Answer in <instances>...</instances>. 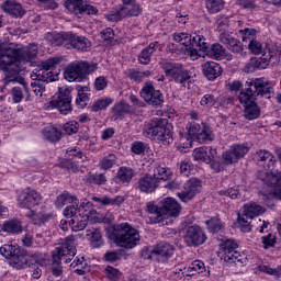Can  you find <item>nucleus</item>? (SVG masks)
Masks as SVG:
<instances>
[{
  "label": "nucleus",
  "instance_id": "nucleus-1",
  "mask_svg": "<svg viewBox=\"0 0 281 281\" xmlns=\"http://www.w3.org/2000/svg\"><path fill=\"white\" fill-rule=\"evenodd\" d=\"M273 86L265 78H256L246 81L245 89L238 95L240 104L244 106V117L246 120H258L260 117V106L256 101L258 98L271 100Z\"/></svg>",
  "mask_w": 281,
  "mask_h": 281
},
{
  "label": "nucleus",
  "instance_id": "nucleus-2",
  "mask_svg": "<svg viewBox=\"0 0 281 281\" xmlns=\"http://www.w3.org/2000/svg\"><path fill=\"white\" fill-rule=\"evenodd\" d=\"M110 240H113L116 247L123 249H135L139 245V232L132 227L128 223L114 225L111 234L108 235Z\"/></svg>",
  "mask_w": 281,
  "mask_h": 281
},
{
  "label": "nucleus",
  "instance_id": "nucleus-3",
  "mask_svg": "<svg viewBox=\"0 0 281 281\" xmlns=\"http://www.w3.org/2000/svg\"><path fill=\"white\" fill-rule=\"evenodd\" d=\"M10 54H12L11 49L3 48V46L0 45V69L4 71V85L19 82V85H22L25 91H27V83H25V79L20 76L21 67L16 64V58L12 57Z\"/></svg>",
  "mask_w": 281,
  "mask_h": 281
},
{
  "label": "nucleus",
  "instance_id": "nucleus-4",
  "mask_svg": "<svg viewBox=\"0 0 281 281\" xmlns=\"http://www.w3.org/2000/svg\"><path fill=\"white\" fill-rule=\"evenodd\" d=\"M180 137L182 145L178 146V150L180 153H188V148H192V140L190 137H195L198 142L205 143V142H212V131H210V127H207L205 124H199L196 122H191L188 127V135L180 132Z\"/></svg>",
  "mask_w": 281,
  "mask_h": 281
},
{
  "label": "nucleus",
  "instance_id": "nucleus-5",
  "mask_svg": "<svg viewBox=\"0 0 281 281\" xmlns=\"http://www.w3.org/2000/svg\"><path fill=\"white\" fill-rule=\"evenodd\" d=\"M164 119H154L149 121L143 128V135L155 142H162L165 146L172 144V132L166 127Z\"/></svg>",
  "mask_w": 281,
  "mask_h": 281
},
{
  "label": "nucleus",
  "instance_id": "nucleus-6",
  "mask_svg": "<svg viewBox=\"0 0 281 281\" xmlns=\"http://www.w3.org/2000/svg\"><path fill=\"white\" fill-rule=\"evenodd\" d=\"M95 69H98V64L89 65L87 61L74 63L66 68L64 76L68 82H82Z\"/></svg>",
  "mask_w": 281,
  "mask_h": 281
},
{
  "label": "nucleus",
  "instance_id": "nucleus-7",
  "mask_svg": "<svg viewBox=\"0 0 281 281\" xmlns=\"http://www.w3.org/2000/svg\"><path fill=\"white\" fill-rule=\"evenodd\" d=\"M164 69L166 76H170L177 85H181V87L188 85V89H190V85H192V75L190 74V70L183 68L182 64L165 63Z\"/></svg>",
  "mask_w": 281,
  "mask_h": 281
},
{
  "label": "nucleus",
  "instance_id": "nucleus-8",
  "mask_svg": "<svg viewBox=\"0 0 281 281\" xmlns=\"http://www.w3.org/2000/svg\"><path fill=\"white\" fill-rule=\"evenodd\" d=\"M144 8L135 0L123 1V5L116 11H111L106 16L109 21L117 22L126 16H139Z\"/></svg>",
  "mask_w": 281,
  "mask_h": 281
},
{
  "label": "nucleus",
  "instance_id": "nucleus-9",
  "mask_svg": "<svg viewBox=\"0 0 281 281\" xmlns=\"http://www.w3.org/2000/svg\"><path fill=\"white\" fill-rule=\"evenodd\" d=\"M50 109H57L61 115L71 113V91L69 89H59V94L55 100L49 102Z\"/></svg>",
  "mask_w": 281,
  "mask_h": 281
},
{
  "label": "nucleus",
  "instance_id": "nucleus-10",
  "mask_svg": "<svg viewBox=\"0 0 281 281\" xmlns=\"http://www.w3.org/2000/svg\"><path fill=\"white\" fill-rule=\"evenodd\" d=\"M207 240V235L201 226L192 225L187 228L184 243L188 247H201Z\"/></svg>",
  "mask_w": 281,
  "mask_h": 281
},
{
  "label": "nucleus",
  "instance_id": "nucleus-11",
  "mask_svg": "<svg viewBox=\"0 0 281 281\" xmlns=\"http://www.w3.org/2000/svg\"><path fill=\"white\" fill-rule=\"evenodd\" d=\"M201 180L191 178L183 184V190L178 192L177 196L182 203H188V201H192L193 196L201 192Z\"/></svg>",
  "mask_w": 281,
  "mask_h": 281
},
{
  "label": "nucleus",
  "instance_id": "nucleus-12",
  "mask_svg": "<svg viewBox=\"0 0 281 281\" xmlns=\"http://www.w3.org/2000/svg\"><path fill=\"white\" fill-rule=\"evenodd\" d=\"M42 199L43 196L36 190L26 189L19 195L18 205L22 209L32 210V207H36L41 203Z\"/></svg>",
  "mask_w": 281,
  "mask_h": 281
},
{
  "label": "nucleus",
  "instance_id": "nucleus-13",
  "mask_svg": "<svg viewBox=\"0 0 281 281\" xmlns=\"http://www.w3.org/2000/svg\"><path fill=\"white\" fill-rule=\"evenodd\" d=\"M12 58H15L18 67H21V63L23 60L25 63H32L34 58H36L38 54V45L36 44H29L27 46L20 48L18 50H11Z\"/></svg>",
  "mask_w": 281,
  "mask_h": 281
},
{
  "label": "nucleus",
  "instance_id": "nucleus-14",
  "mask_svg": "<svg viewBox=\"0 0 281 281\" xmlns=\"http://www.w3.org/2000/svg\"><path fill=\"white\" fill-rule=\"evenodd\" d=\"M18 251L10 260V265L14 269H25V267H32L36 262V257L27 254V250L19 248Z\"/></svg>",
  "mask_w": 281,
  "mask_h": 281
},
{
  "label": "nucleus",
  "instance_id": "nucleus-15",
  "mask_svg": "<svg viewBox=\"0 0 281 281\" xmlns=\"http://www.w3.org/2000/svg\"><path fill=\"white\" fill-rule=\"evenodd\" d=\"M65 8L74 14H98V9L91 4H85L83 0H64Z\"/></svg>",
  "mask_w": 281,
  "mask_h": 281
},
{
  "label": "nucleus",
  "instance_id": "nucleus-16",
  "mask_svg": "<svg viewBox=\"0 0 281 281\" xmlns=\"http://www.w3.org/2000/svg\"><path fill=\"white\" fill-rule=\"evenodd\" d=\"M142 98L145 102H148L153 106H161L164 104V94L161 91L155 90V87L151 83H147L140 91Z\"/></svg>",
  "mask_w": 281,
  "mask_h": 281
},
{
  "label": "nucleus",
  "instance_id": "nucleus-17",
  "mask_svg": "<svg viewBox=\"0 0 281 281\" xmlns=\"http://www.w3.org/2000/svg\"><path fill=\"white\" fill-rule=\"evenodd\" d=\"M254 160L257 166H260L263 170L271 171L276 168V156L267 149L257 150L254 156Z\"/></svg>",
  "mask_w": 281,
  "mask_h": 281
},
{
  "label": "nucleus",
  "instance_id": "nucleus-18",
  "mask_svg": "<svg viewBox=\"0 0 281 281\" xmlns=\"http://www.w3.org/2000/svg\"><path fill=\"white\" fill-rule=\"evenodd\" d=\"M172 256H175V246L168 241L158 243L151 250V258H157L160 262H166Z\"/></svg>",
  "mask_w": 281,
  "mask_h": 281
},
{
  "label": "nucleus",
  "instance_id": "nucleus-19",
  "mask_svg": "<svg viewBox=\"0 0 281 281\" xmlns=\"http://www.w3.org/2000/svg\"><path fill=\"white\" fill-rule=\"evenodd\" d=\"M247 153H249L247 145L236 144L223 154V159L225 164H238V159H243Z\"/></svg>",
  "mask_w": 281,
  "mask_h": 281
},
{
  "label": "nucleus",
  "instance_id": "nucleus-20",
  "mask_svg": "<svg viewBox=\"0 0 281 281\" xmlns=\"http://www.w3.org/2000/svg\"><path fill=\"white\" fill-rule=\"evenodd\" d=\"M57 256H61L67 260L72 261L76 256V237L74 235H69L65 238V243L53 250Z\"/></svg>",
  "mask_w": 281,
  "mask_h": 281
},
{
  "label": "nucleus",
  "instance_id": "nucleus-21",
  "mask_svg": "<svg viewBox=\"0 0 281 281\" xmlns=\"http://www.w3.org/2000/svg\"><path fill=\"white\" fill-rule=\"evenodd\" d=\"M57 256H61L67 260L72 261L76 256V237L74 235H69L65 238V243L53 250Z\"/></svg>",
  "mask_w": 281,
  "mask_h": 281
},
{
  "label": "nucleus",
  "instance_id": "nucleus-22",
  "mask_svg": "<svg viewBox=\"0 0 281 281\" xmlns=\"http://www.w3.org/2000/svg\"><path fill=\"white\" fill-rule=\"evenodd\" d=\"M160 212L164 216H171L172 218H177L179 214H181V204L177 202V200L172 198H166L160 202Z\"/></svg>",
  "mask_w": 281,
  "mask_h": 281
},
{
  "label": "nucleus",
  "instance_id": "nucleus-23",
  "mask_svg": "<svg viewBox=\"0 0 281 281\" xmlns=\"http://www.w3.org/2000/svg\"><path fill=\"white\" fill-rule=\"evenodd\" d=\"M220 43H223L228 52L233 54H243L245 47L236 37L232 36L229 33L220 34Z\"/></svg>",
  "mask_w": 281,
  "mask_h": 281
},
{
  "label": "nucleus",
  "instance_id": "nucleus-24",
  "mask_svg": "<svg viewBox=\"0 0 281 281\" xmlns=\"http://www.w3.org/2000/svg\"><path fill=\"white\" fill-rule=\"evenodd\" d=\"M138 190L140 192H145V194H150L159 188V181H157V177L153 175H145L138 179Z\"/></svg>",
  "mask_w": 281,
  "mask_h": 281
},
{
  "label": "nucleus",
  "instance_id": "nucleus-25",
  "mask_svg": "<svg viewBox=\"0 0 281 281\" xmlns=\"http://www.w3.org/2000/svg\"><path fill=\"white\" fill-rule=\"evenodd\" d=\"M195 161H203L204 164H212L216 159V149L212 147H199L193 150Z\"/></svg>",
  "mask_w": 281,
  "mask_h": 281
},
{
  "label": "nucleus",
  "instance_id": "nucleus-26",
  "mask_svg": "<svg viewBox=\"0 0 281 281\" xmlns=\"http://www.w3.org/2000/svg\"><path fill=\"white\" fill-rule=\"evenodd\" d=\"M3 12L7 14H10V16H14L15 19H21L25 16V9L20 2H16L14 0H7L2 5H1Z\"/></svg>",
  "mask_w": 281,
  "mask_h": 281
},
{
  "label": "nucleus",
  "instance_id": "nucleus-27",
  "mask_svg": "<svg viewBox=\"0 0 281 281\" xmlns=\"http://www.w3.org/2000/svg\"><path fill=\"white\" fill-rule=\"evenodd\" d=\"M202 74L209 80L214 81L220 76H223V67L215 61H206L202 65Z\"/></svg>",
  "mask_w": 281,
  "mask_h": 281
},
{
  "label": "nucleus",
  "instance_id": "nucleus-28",
  "mask_svg": "<svg viewBox=\"0 0 281 281\" xmlns=\"http://www.w3.org/2000/svg\"><path fill=\"white\" fill-rule=\"evenodd\" d=\"M77 49L78 52H89L91 49V42L85 36L74 35L70 33L69 49Z\"/></svg>",
  "mask_w": 281,
  "mask_h": 281
},
{
  "label": "nucleus",
  "instance_id": "nucleus-29",
  "mask_svg": "<svg viewBox=\"0 0 281 281\" xmlns=\"http://www.w3.org/2000/svg\"><path fill=\"white\" fill-rule=\"evenodd\" d=\"M32 80H38L42 82H56L58 80V72L54 70H38L35 68L31 74Z\"/></svg>",
  "mask_w": 281,
  "mask_h": 281
},
{
  "label": "nucleus",
  "instance_id": "nucleus-30",
  "mask_svg": "<svg viewBox=\"0 0 281 281\" xmlns=\"http://www.w3.org/2000/svg\"><path fill=\"white\" fill-rule=\"evenodd\" d=\"M63 262L65 265L71 262L70 259H67L66 257H63L61 255H57L56 252H52V272L53 276H56L58 278L59 276H63Z\"/></svg>",
  "mask_w": 281,
  "mask_h": 281
},
{
  "label": "nucleus",
  "instance_id": "nucleus-31",
  "mask_svg": "<svg viewBox=\"0 0 281 281\" xmlns=\"http://www.w3.org/2000/svg\"><path fill=\"white\" fill-rule=\"evenodd\" d=\"M42 133L44 135V139H47V142H60V138L63 137V132H60L56 125H48L44 127Z\"/></svg>",
  "mask_w": 281,
  "mask_h": 281
},
{
  "label": "nucleus",
  "instance_id": "nucleus-32",
  "mask_svg": "<svg viewBox=\"0 0 281 281\" xmlns=\"http://www.w3.org/2000/svg\"><path fill=\"white\" fill-rule=\"evenodd\" d=\"M260 214H265V207L256 204V202L244 205V216H246V218L251 221V218H256V216H260Z\"/></svg>",
  "mask_w": 281,
  "mask_h": 281
},
{
  "label": "nucleus",
  "instance_id": "nucleus-33",
  "mask_svg": "<svg viewBox=\"0 0 281 281\" xmlns=\"http://www.w3.org/2000/svg\"><path fill=\"white\" fill-rule=\"evenodd\" d=\"M89 220L82 213H79L78 216H75L69 221V227L72 232H82L87 227Z\"/></svg>",
  "mask_w": 281,
  "mask_h": 281
},
{
  "label": "nucleus",
  "instance_id": "nucleus-34",
  "mask_svg": "<svg viewBox=\"0 0 281 281\" xmlns=\"http://www.w3.org/2000/svg\"><path fill=\"white\" fill-rule=\"evenodd\" d=\"M70 38L71 33H56L52 36L50 43L55 47H60L64 45L66 49H69Z\"/></svg>",
  "mask_w": 281,
  "mask_h": 281
},
{
  "label": "nucleus",
  "instance_id": "nucleus-35",
  "mask_svg": "<svg viewBox=\"0 0 281 281\" xmlns=\"http://www.w3.org/2000/svg\"><path fill=\"white\" fill-rule=\"evenodd\" d=\"M205 56L214 58L215 60H223L225 57V48L223 45L215 43L206 48Z\"/></svg>",
  "mask_w": 281,
  "mask_h": 281
},
{
  "label": "nucleus",
  "instance_id": "nucleus-36",
  "mask_svg": "<svg viewBox=\"0 0 281 281\" xmlns=\"http://www.w3.org/2000/svg\"><path fill=\"white\" fill-rule=\"evenodd\" d=\"M86 233H87V236L91 237L90 238L91 247H93L94 249L102 247L104 241L102 240V233H100V229L98 228L87 229Z\"/></svg>",
  "mask_w": 281,
  "mask_h": 281
},
{
  "label": "nucleus",
  "instance_id": "nucleus-37",
  "mask_svg": "<svg viewBox=\"0 0 281 281\" xmlns=\"http://www.w3.org/2000/svg\"><path fill=\"white\" fill-rule=\"evenodd\" d=\"M29 216L33 225H43V223H47V221H52V218H54V214L52 213H48V214H45L43 212L35 213L34 211H31Z\"/></svg>",
  "mask_w": 281,
  "mask_h": 281
},
{
  "label": "nucleus",
  "instance_id": "nucleus-38",
  "mask_svg": "<svg viewBox=\"0 0 281 281\" xmlns=\"http://www.w3.org/2000/svg\"><path fill=\"white\" fill-rule=\"evenodd\" d=\"M236 249H238V244L234 239H222V243L220 244V251H222L224 256H229Z\"/></svg>",
  "mask_w": 281,
  "mask_h": 281
},
{
  "label": "nucleus",
  "instance_id": "nucleus-39",
  "mask_svg": "<svg viewBox=\"0 0 281 281\" xmlns=\"http://www.w3.org/2000/svg\"><path fill=\"white\" fill-rule=\"evenodd\" d=\"M69 201L74 203V205H78L79 203L78 198H76V195H71L69 192L65 191L64 193L57 196L55 204L58 207H64V205L69 203Z\"/></svg>",
  "mask_w": 281,
  "mask_h": 281
},
{
  "label": "nucleus",
  "instance_id": "nucleus-40",
  "mask_svg": "<svg viewBox=\"0 0 281 281\" xmlns=\"http://www.w3.org/2000/svg\"><path fill=\"white\" fill-rule=\"evenodd\" d=\"M112 113L115 120H120L124 117L126 113H131V105H128L126 102H120L114 105Z\"/></svg>",
  "mask_w": 281,
  "mask_h": 281
},
{
  "label": "nucleus",
  "instance_id": "nucleus-41",
  "mask_svg": "<svg viewBox=\"0 0 281 281\" xmlns=\"http://www.w3.org/2000/svg\"><path fill=\"white\" fill-rule=\"evenodd\" d=\"M3 232H8V234H19L23 232V227L21 226V222L16 220L8 221L2 226Z\"/></svg>",
  "mask_w": 281,
  "mask_h": 281
},
{
  "label": "nucleus",
  "instance_id": "nucleus-42",
  "mask_svg": "<svg viewBox=\"0 0 281 281\" xmlns=\"http://www.w3.org/2000/svg\"><path fill=\"white\" fill-rule=\"evenodd\" d=\"M135 177V172L128 167H121L117 171V179L122 183H128Z\"/></svg>",
  "mask_w": 281,
  "mask_h": 281
},
{
  "label": "nucleus",
  "instance_id": "nucleus-43",
  "mask_svg": "<svg viewBox=\"0 0 281 281\" xmlns=\"http://www.w3.org/2000/svg\"><path fill=\"white\" fill-rule=\"evenodd\" d=\"M146 207L149 214H154L155 223H164V217L161 215V205L157 206L155 205V203L148 202Z\"/></svg>",
  "mask_w": 281,
  "mask_h": 281
},
{
  "label": "nucleus",
  "instance_id": "nucleus-44",
  "mask_svg": "<svg viewBox=\"0 0 281 281\" xmlns=\"http://www.w3.org/2000/svg\"><path fill=\"white\" fill-rule=\"evenodd\" d=\"M92 201H97L98 203H102V205H122V202L124 201V198L117 195L115 198H92Z\"/></svg>",
  "mask_w": 281,
  "mask_h": 281
},
{
  "label": "nucleus",
  "instance_id": "nucleus-45",
  "mask_svg": "<svg viewBox=\"0 0 281 281\" xmlns=\"http://www.w3.org/2000/svg\"><path fill=\"white\" fill-rule=\"evenodd\" d=\"M206 9L211 14H216V12H221L223 8H225V1L223 0H206L205 2Z\"/></svg>",
  "mask_w": 281,
  "mask_h": 281
},
{
  "label": "nucleus",
  "instance_id": "nucleus-46",
  "mask_svg": "<svg viewBox=\"0 0 281 281\" xmlns=\"http://www.w3.org/2000/svg\"><path fill=\"white\" fill-rule=\"evenodd\" d=\"M21 247L16 246V245H10V244H5L2 247H0V254L1 256H3L4 258H11L13 259L15 254H19V249Z\"/></svg>",
  "mask_w": 281,
  "mask_h": 281
},
{
  "label": "nucleus",
  "instance_id": "nucleus-47",
  "mask_svg": "<svg viewBox=\"0 0 281 281\" xmlns=\"http://www.w3.org/2000/svg\"><path fill=\"white\" fill-rule=\"evenodd\" d=\"M205 225L211 234H218L223 229V223L218 217H212L205 222Z\"/></svg>",
  "mask_w": 281,
  "mask_h": 281
},
{
  "label": "nucleus",
  "instance_id": "nucleus-48",
  "mask_svg": "<svg viewBox=\"0 0 281 281\" xmlns=\"http://www.w3.org/2000/svg\"><path fill=\"white\" fill-rule=\"evenodd\" d=\"M153 177H156L157 181H168L172 177V171L166 167H157L154 169Z\"/></svg>",
  "mask_w": 281,
  "mask_h": 281
},
{
  "label": "nucleus",
  "instance_id": "nucleus-49",
  "mask_svg": "<svg viewBox=\"0 0 281 281\" xmlns=\"http://www.w3.org/2000/svg\"><path fill=\"white\" fill-rule=\"evenodd\" d=\"M250 67L254 69H267L269 67V58L267 56L255 57L250 59Z\"/></svg>",
  "mask_w": 281,
  "mask_h": 281
},
{
  "label": "nucleus",
  "instance_id": "nucleus-50",
  "mask_svg": "<svg viewBox=\"0 0 281 281\" xmlns=\"http://www.w3.org/2000/svg\"><path fill=\"white\" fill-rule=\"evenodd\" d=\"M110 104H113V99H99L92 104L91 111H93V113H98V111H104V109H106Z\"/></svg>",
  "mask_w": 281,
  "mask_h": 281
},
{
  "label": "nucleus",
  "instance_id": "nucleus-51",
  "mask_svg": "<svg viewBox=\"0 0 281 281\" xmlns=\"http://www.w3.org/2000/svg\"><path fill=\"white\" fill-rule=\"evenodd\" d=\"M59 63H60V59H58V57H50L45 61H42L40 65V69L37 70L52 71L56 69V65H58Z\"/></svg>",
  "mask_w": 281,
  "mask_h": 281
},
{
  "label": "nucleus",
  "instance_id": "nucleus-52",
  "mask_svg": "<svg viewBox=\"0 0 281 281\" xmlns=\"http://www.w3.org/2000/svg\"><path fill=\"white\" fill-rule=\"evenodd\" d=\"M173 41H176V43H180V45H183L184 47H187V49H189L192 41V35L188 33H178L173 35Z\"/></svg>",
  "mask_w": 281,
  "mask_h": 281
},
{
  "label": "nucleus",
  "instance_id": "nucleus-53",
  "mask_svg": "<svg viewBox=\"0 0 281 281\" xmlns=\"http://www.w3.org/2000/svg\"><path fill=\"white\" fill-rule=\"evenodd\" d=\"M116 157L113 154H110L108 156H105L99 164V168H101V170H109L111 168H113V165L116 161Z\"/></svg>",
  "mask_w": 281,
  "mask_h": 281
},
{
  "label": "nucleus",
  "instance_id": "nucleus-54",
  "mask_svg": "<svg viewBox=\"0 0 281 281\" xmlns=\"http://www.w3.org/2000/svg\"><path fill=\"white\" fill-rule=\"evenodd\" d=\"M79 214H82V209H78V205L74 203L72 205L66 206V209L64 210V216H66V218H74Z\"/></svg>",
  "mask_w": 281,
  "mask_h": 281
},
{
  "label": "nucleus",
  "instance_id": "nucleus-55",
  "mask_svg": "<svg viewBox=\"0 0 281 281\" xmlns=\"http://www.w3.org/2000/svg\"><path fill=\"white\" fill-rule=\"evenodd\" d=\"M247 215H245V211H243L241 215H238L237 223L241 227V232L247 233L251 229V223L248 220Z\"/></svg>",
  "mask_w": 281,
  "mask_h": 281
},
{
  "label": "nucleus",
  "instance_id": "nucleus-56",
  "mask_svg": "<svg viewBox=\"0 0 281 281\" xmlns=\"http://www.w3.org/2000/svg\"><path fill=\"white\" fill-rule=\"evenodd\" d=\"M240 34L243 35L241 41L243 43H247V41H249V43L251 41H255L256 38V34L258 31H256L255 29H244L239 31Z\"/></svg>",
  "mask_w": 281,
  "mask_h": 281
},
{
  "label": "nucleus",
  "instance_id": "nucleus-57",
  "mask_svg": "<svg viewBox=\"0 0 281 281\" xmlns=\"http://www.w3.org/2000/svg\"><path fill=\"white\" fill-rule=\"evenodd\" d=\"M79 128L80 124L76 121H69L66 124H64V131L66 135H75V133H78Z\"/></svg>",
  "mask_w": 281,
  "mask_h": 281
},
{
  "label": "nucleus",
  "instance_id": "nucleus-58",
  "mask_svg": "<svg viewBox=\"0 0 281 281\" xmlns=\"http://www.w3.org/2000/svg\"><path fill=\"white\" fill-rule=\"evenodd\" d=\"M225 262L236 263L243 262V255L240 252L233 250L229 255L223 256Z\"/></svg>",
  "mask_w": 281,
  "mask_h": 281
},
{
  "label": "nucleus",
  "instance_id": "nucleus-59",
  "mask_svg": "<svg viewBox=\"0 0 281 281\" xmlns=\"http://www.w3.org/2000/svg\"><path fill=\"white\" fill-rule=\"evenodd\" d=\"M105 276L109 278V280L115 281L119 280V278L122 276V273L120 272V270L108 266L105 268Z\"/></svg>",
  "mask_w": 281,
  "mask_h": 281
},
{
  "label": "nucleus",
  "instance_id": "nucleus-60",
  "mask_svg": "<svg viewBox=\"0 0 281 281\" xmlns=\"http://www.w3.org/2000/svg\"><path fill=\"white\" fill-rule=\"evenodd\" d=\"M60 166L63 168H66V170H69L70 172H79L80 170V167L74 160H63L60 162Z\"/></svg>",
  "mask_w": 281,
  "mask_h": 281
},
{
  "label": "nucleus",
  "instance_id": "nucleus-61",
  "mask_svg": "<svg viewBox=\"0 0 281 281\" xmlns=\"http://www.w3.org/2000/svg\"><path fill=\"white\" fill-rule=\"evenodd\" d=\"M87 102H89V94L85 92H78L76 104L79 106V109H85L87 106Z\"/></svg>",
  "mask_w": 281,
  "mask_h": 281
},
{
  "label": "nucleus",
  "instance_id": "nucleus-62",
  "mask_svg": "<svg viewBox=\"0 0 281 281\" xmlns=\"http://www.w3.org/2000/svg\"><path fill=\"white\" fill-rule=\"evenodd\" d=\"M31 89L35 95L43 97V93H45V86H43L38 80L31 83Z\"/></svg>",
  "mask_w": 281,
  "mask_h": 281
},
{
  "label": "nucleus",
  "instance_id": "nucleus-63",
  "mask_svg": "<svg viewBox=\"0 0 281 281\" xmlns=\"http://www.w3.org/2000/svg\"><path fill=\"white\" fill-rule=\"evenodd\" d=\"M132 153H134V155H144V153H146V144L142 142H134L132 144Z\"/></svg>",
  "mask_w": 281,
  "mask_h": 281
},
{
  "label": "nucleus",
  "instance_id": "nucleus-64",
  "mask_svg": "<svg viewBox=\"0 0 281 281\" xmlns=\"http://www.w3.org/2000/svg\"><path fill=\"white\" fill-rule=\"evenodd\" d=\"M150 56H153V53L149 50H146L145 48L140 52L138 55V60L140 65H149L150 64Z\"/></svg>",
  "mask_w": 281,
  "mask_h": 281
}]
</instances>
